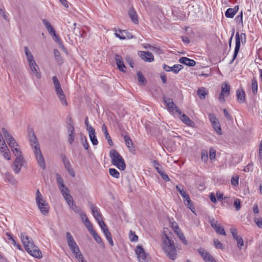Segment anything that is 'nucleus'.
Wrapping results in <instances>:
<instances>
[{"label":"nucleus","mask_w":262,"mask_h":262,"mask_svg":"<svg viewBox=\"0 0 262 262\" xmlns=\"http://www.w3.org/2000/svg\"><path fill=\"white\" fill-rule=\"evenodd\" d=\"M20 239L24 246L27 251L32 256L40 259L42 257V253L39 248L34 245L32 239L28 236L26 233L20 234Z\"/></svg>","instance_id":"nucleus-1"},{"label":"nucleus","mask_w":262,"mask_h":262,"mask_svg":"<svg viewBox=\"0 0 262 262\" xmlns=\"http://www.w3.org/2000/svg\"><path fill=\"white\" fill-rule=\"evenodd\" d=\"M30 141L35 159L38 165L41 168L45 170L46 168L45 159L41 153L39 143L34 133L30 136Z\"/></svg>","instance_id":"nucleus-2"},{"label":"nucleus","mask_w":262,"mask_h":262,"mask_svg":"<svg viewBox=\"0 0 262 262\" xmlns=\"http://www.w3.org/2000/svg\"><path fill=\"white\" fill-rule=\"evenodd\" d=\"M163 249L166 256L170 259L172 260L176 259L177 256L176 246L174 241L167 235H165V238L163 240Z\"/></svg>","instance_id":"nucleus-3"},{"label":"nucleus","mask_w":262,"mask_h":262,"mask_svg":"<svg viewBox=\"0 0 262 262\" xmlns=\"http://www.w3.org/2000/svg\"><path fill=\"white\" fill-rule=\"evenodd\" d=\"M110 156L114 165L121 170H124L125 169L126 165L124 159L116 150L111 149L110 151Z\"/></svg>","instance_id":"nucleus-4"},{"label":"nucleus","mask_w":262,"mask_h":262,"mask_svg":"<svg viewBox=\"0 0 262 262\" xmlns=\"http://www.w3.org/2000/svg\"><path fill=\"white\" fill-rule=\"evenodd\" d=\"M35 200L36 204L41 213L45 215H47L49 212V207L47 203L43 199L39 189H37L36 191Z\"/></svg>","instance_id":"nucleus-5"},{"label":"nucleus","mask_w":262,"mask_h":262,"mask_svg":"<svg viewBox=\"0 0 262 262\" xmlns=\"http://www.w3.org/2000/svg\"><path fill=\"white\" fill-rule=\"evenodd\" d=\"M56 178L58 186V188L62 194V196L64 198L70 195V191L68 189V188L64 185L63 180L61 176L57 173L56 175Z\"/></svg>","instance_id":"nucleus-6"},{"label":"nucleus","mask_w":262,"mask_h":262,"mask_svg":"<svg viewBox=\"0 0 262 262\" xmlns=\"http://www.w3.org/2000/svg\"><path fill=\"white\" fill-rule=\"evenodd\" d=\"M136 253L139 262H149V255L146 253L141 246H138L136 249Z\"/></svg>","instance_id":"nucleus-7"},{"label":"nucleus","mask_w":262,"mask_h":262,"mask_svg":"<svg viewBox=\"0 0 262 262\" xmlns=\"http://www.w3.org/2000/svg\"><path fill=\"white\" fill-rule=\"evenodd\" d=\"M230 86L227 82H224L222 85L221 92L219 95V100L224 103L225 101V97H228L230 95Z\"/></svg>","instance_id":"nucleus-8"},{"label":"nucleus","mask_w":262,"mask_h":262,"mask_svg":"<svg viewBox=\"0 0 262 262\" xmlns=\"http://www.w3.org/2000/svg\"><path fill=\"white\" fill-rule=\"evenodd\" d=\"M2 130L4 136L10 148H14V146H18V144L16 143L14 138L11 134H10L6 128L3 127L2 128Z\"/></svg>","instance_id":"nucleus-9"},{"label":"nucleus","mask_w":262,"mask_h":262,"mask_svg":"<svg viewBox=\"0 0 262 262\" xmlns=\"http://www.w3.org/2000/svg\"><path fill=\"white\" fill-rule=\"evenodd\" d=\"M24 162L25 160L23 156L16 157L12 164V168L15 173H18L20 172Z\"/></svg>","instance_id":"nucleus-10"},{"label":"nucleus","mask_w":262,"mask_h":262,"mask_svg":"<svg viewBox=\"0 0 262 262\" xmlns=\"http://www.w3.org/2000/svg\"><path fill=\"white\" fill-rule=\"evenodd\" d=\"M169 111L172 113H177L179 115H181L182 112L175 105L173 101L171 99H166L164 100Z\"/></svg>","instance_id":"nucleus-11"},{"label":"nucleus","mask_w":262,"mask_h":262,"mask_svg":"<svg viewBox=\"0 0 262 262\" xmlns=\"http://www.w3.org/2000/svg\"><path fill=\"white\" fill-rule=\"evenodd\" d=\"M209 223L211 227L214 228L217 233L223 235H226V232L224 228L219 224L216 220L214 219H210Z\"/></svg>","instance_id":"nucleus-12"},{"label":"nucleus","mask_w":262,"mask_h":262,"mask_svg":"<svg viewBox=\"0 0 262 262\" xmlns=\"http://www.w3.org/2000/svg\"><path fill=\"white\" fill-rule=\"evenodd\" d=\"M198 252L205 262H216L213 256L206 250L200 248L198 250Z\"/></svg>","instance_id":"nucleus-13"},{"label":"nucleus","mask_w":262,"mask_h":262,"mask_svg":"<svg viewBox=\"0 0 262 262\" xmlns=\"http://www.w3.org/2000/svg\"><path fill=\"white\" fill-rule=\"evenodd\" d=\"M29 66L31 73L35 75L37 78L40 79L41 78V74L39 72V68L36 61L29 63Z\"/></svg>","instance_id":"nucleus-14"},{"label":"nucleus","mask_w":262,"mask_h":262,"mask_svg":"<svg viewBox=\"0 0 262 262\" xmlns=\"http://www.w3.org/2000/svg\"><path fill=\"white\" fill-rule=\"evenodd\" d=\"M139 55L142 59L146 62H151L154 60V57L152 54L148 51H140Z\"/></svg>","instance_id":"nucleus-15"},{"label":"nucleus","mask_w":262,"mask_h":262,"mask_svg":"<svg viewBox=\"0 0 262 262\" xmlns=\"http://www.w3.org/2000/svg\"><path fill=\"white\" fill-rule=\"evenodd\" d=\"M62 161L63 162L65 168L67 170L69 173L72 177H74L75 176V171L73 168L72 167L70 161L67 159L66 156H64L62 157Z\"/></svg>","instance_id":"nucleus-16"},{"label":"nucleus","mask_w":262,"mask_h":262,"mask_svg":"<svg viewBox=\"0 0 262 262\" xmlns=\"http://www.w3.org/2000/svg\"><path fill=\"white\" fill-rule=\"evenodd\" d=\"M241 40L239 38V33L238 32L236 33L235 34V47L234 49V52L233 56L232 61L234 60L238 54L241 46Z\"/></svg>","instance_id":"nucleus-17"},{"label":"nucleus","mask_w":262,"mask_h":262,"mask_svg":"<svg viewBox=\"0 0 262 262\" xmlns=\"http://www.w3.org/2000/svg\"><path fill=\"white\" fill-rule=\"evenodd\" d=\"M115 60L116 62V64L118 67V68L119 70L122 72L125 73L126 72V67L125 66L123 59L122 57L120 55H116L115 56Z\"/></svg>","instance_id":"nucleus-18"},{"label":"nucleus","mask_w":262,"mask_h":262,"mask_svg":"<svg viewBox=\"0 0 262 262\" xmlns=\"http://www.w3.org/2000/svg\"><path fill=\"white\" fill-rule=\"evenodd\" d=\"M0 151L6 159L7 160L11 159L10 152L5 142H3V145L0 146Z\"/></svg>","instance_id":"nucleus-19"},{"label":"nucleus","mask_w":262,"mask_h":262,"mask_svg":"<svg viewBox=\"0 0 262 262\" xmlns=\"http://www.w3.org/2000/svg\"><path fill=\"white\" fill-rule=\"evenodd\" d=\"M89 137L90 138V140H91L92 144L94 145H97L98 143V141L96 138L95 129L94 128H91V127H89Z\"/></svg>","instance_id":"nucleus-20"},{"label":"nucleus","mask_w":262,"mask_h":262,"mask_svg":"<svg viewBox=\"0 0 262 262\" xmlns=\"http://www.w3.org/2000/svg\"><path fill=\"white\" fill-rule=\"evenodd\" d=\"M42 21L43 24V25L45 26L47 30H48V32L52 35V36H56V32L52 27V26L51 25L50 22L47 20L46 19H43L42 20Z\"/></svg>","instance_id":"nucleus-21"},{"label":"nucleus","mask_w":262,"mask_h":262,"mask_svg":"<svg viewBox=\"0 0 262 262\" xmlns=\"http://www.w3.org/2000/svg\"><path fill=\"white\" fill-rule=\"evenodd\" d=\"M42 21L43 24V25L45 26L47 30H48V32L52 35V36H56V32L52 27V26L51 25L50 22L47 20L46 19H43L42 20Z\"/></svg>","instance_id":"nucleus-22"},{"label":"nucleus","mask_w":262,"mask_h":262,"mask_svg":"<svg viewBox=\"0 0 262 262\" xmlns=\"http://www.w3.org/2000/svg\"><path fill=\"white\" fill-rule=\"evenodd\" d=\"M91 209L92 213L97 222L102 220L100 213L97 207L92 205Z\"/></svg>","instance_id":"nucleus-23"},{"label":"nucleus","mask_w":262,"mask_h":262,"mask_svg":"<svg viewBox=\"0 0 262 262\" xmlns=\"http://www.w3.org/2000/svg\"><path fill=\"white\" fill-rule=\"evenodd\" d=\"M180 63L188 66L189 67H193L195 65V61L193 60L187 58L186 57H182L179 59Z\"/></svg>","instance_id":"nucleus-24"},{"label":"nucleus","mask_w":262,"mask_h":262,"mask_svg":"<svg viewBox=\"0 0 262 262\" xmlns=\"http://www.w3.org/2000/svg\"><path fill=\"white\" fill-rule=\"evenodd\" d=\"M238 10V6H235L233 8H228L225 12V16L228 18H233Z\"/></svg>","instance_id":"nucleus-25"},{"label":"nucleus","mask_w":262,"mask_h":262,"mask_svg":"<svg viewBox=\"0 0 262 262\" xmlns=\"http://www.w3.org/2000/svg\"><path fill=\"white\" fill-rule=\"evenodd\" d=\"M126 146L130 151L135 150L134 147L130 138L127 135L123 136Z\"/></svg>","instance_id":"nucleus-26"},{"label":"nucleus","mask_w":262,"mask_h":262,"mask_svg":"<svg viewBox=\"0 0 262 262\" xmlns=\"http://www.w3.org/2000/svg\"><path fill=\"white\" fill-rule=\"evenodd\" d=\"M102 131L103 132L105 139L107 140L108 144L112 146L113 144V142L111 139V136H110L108 132L106 126L104 124L102 126Z\"/></svg>","instance_id":"nucleus-27"},{"label":"nucleus","mask_w":262,"mask_h":262,"mask_svg":"<svg viewBox=\"0 0 262 262\" xmlns=\"http://www.w3.org/2000/svg\"><path fill=\"white\" fill-rule=\"evenodd\" d=\"M179 115L180 118L181 119L182 121L185 124L189 126H192V125L194 124L193 122L191 120H190V118L185 114H183L182 113L181 115Z\"/></svg>","instance_id":"nucleus-28"},{"label":"nucleus","mask_w":262,"mask_h":262,"mask_svg":"<svg viewBox=\"0 0 262 262\" xmlns=\"http://www.w3.org/2000/svg\"><path fill=\"white\" fill-rule=\"evenodd\" d=\"M24 50H25V55L26 56L27 59L28 63H30L35 61L34 59V57H33V56L32 53L29 50V49L27 47H24Z\"/></svg>","instance_id":"nucleus-29"},{"label":"nucleus","mask_w":262,"mask_h":262,"mask_svg":"<svg viewBox=\"0 0 262 262\" xmlns=\"http://www.w3.org/2000/svg\"><path fill=\"white\" fill-rule=\"evenodd\" d=\"M114 30L115 31V36L119 38L120 39H125L126 38V36L124 35L125 34H127V32L125 30H117L116 29H114Z\"/></svg>","instance_id":"nucleus-30"},{"label":"nucleus","mask_w":262,"mask_h":262,"mask_svg":"<svg viewBox=\"0 0 262 262\" xmlns=\"http://www.w3.org/2000/svg\"><path fill=\"white\" fill-rule=\"evenodd\" d=\"M128 14L132 19V20L136 24L138 23V16L136 12L134 9H131L128 12Z\"/></svg>","instance_id":"nucleus-31"},{"label":"nucleus","mask_w":262,"mask_h":262,"mask_svg":"<svg viewBox=\"0 0 262 262\" xmlns=\"http://www.w3.org/2000/svg\"><path fill=\"white\" fill-rule=\"evenodd\" d=\"M236 97L239 103H243L245 101V94L244 91L242 90H237L236 91Z\"/></svg>","instance_id":"nucleus-32"},{"label":"nucleus","mask_w":262,"mask_h":262,"mask_svg":"<svg viewBox=\"0 0 262 262\" xmlns=\"http://www.w3.org/2000/svg\"><path fill=\"white\" fill-rule=\"evenodd\" d=\"M175 233L177 234L180 239L184 245H188L187 241L186 239L184 234L182 233L180 229L177 231H176Z\"/></svg>","instance_id":"nucleus-33"},{"label":"nucleus","mask_w":262,"mask_h":262,"mask_svg":"<svg viewBox=\"0 0 262 262\" xmlns=\"http://www.w3.org/2000/svg\"><path fill=\"white\" fill-rule=\"evenodd\" d=\"M5 179L11 184L15 185L16 183V181L14 179V177L9 172L6 173Z\"/></svg>","instance_id":"nucleus-34"},{"label":"nucleus","mask_w":262,"mask_h":262,"mask_svg":"<svg viewBox=\"0 0 262 262\" xmlns=\"http://www.w3.org/2000/svg\"><path fill=\"white\" fill-rule=\"evenodd\" d=\"M211 124L213 129L219 135H221L222 134L220 123L219 120L215 122L214 123H211Z\"/></svg>","instance_id":"nucleus-35"},{"label":"nucleus","mask_w":262,"mask_h":262,"mask_svg":"<svg viewBox=\"0 0 262 262\" xmlns=\"http://www.w3.org/2000/svg\"><path fill=\"white\" fill-rule=\"evenodd\" d=\"M197 94L201 99H204L207 94L206 89L204 88L199 89L197 91Z\"/></svg>","instance_id":"nucleus-36"},{"label":"nucleus","mask_w":262,"mask_h":262,"mask_svg":"<svg viewBox=\"0 0 262 262\" xmlns=\"http://www.w3.org/2000/svg\"><path fill=\"white\" fill-rule=\"evenodd\" d=\"M11 148V150H12L13 154L14 155V156L16 157L23 156L22 153H21V151L20 150L19 148H18V145L14 146V148Z\"/></svg>","instance_id":"nucleus-37"},{"label":"nucleus","mask_w":262,"mask_h":262,"mask_svg":"<svg viewBox=\"0 0 262 262\" xmlns=\"http://www.w3.org/2000/svg\"><path fill=\"white\" fill-rule=\"evenodd\" d=\"M57 97H58L60 103H61V104L63 106H68V103L67 101L66 97L64 94L61 95L57 96Z\"/></svg>","instance_id":"nucleus-38"},{"label":"nucleus","mask_w":262,"mask_h":262,"mask_svg":"<svg viewBox=\"0 0 262 262\" xmlns=\"http://www.w3.org/2000/svg\"><path fill=\"white\" fill-rule=\"evenodd\" d=\"M90 233L93 236V237L94 238V239L96 242H97L99 244H101L102 243L101 237L95 230L92 231Z\"/></svg>","instance_id":"nucleus-39"},{"label":"nucleus","mask_w":262,"mask_h":262,"mask_svg":"<svg viewBox=\"0 0 262 262\" xmlns=\"http://www.w3.org/2000/svg\"><path fill=\"white\" fill-rule=\"evenodd\" d=\"M54 56L55 57L56 60L58 61L59 64H61L62 63V57L60 56L59 52L57 50H54Z\"/></svg>","instance_id":"nucleus-40"},{"label":"nucleus","mask_w":262,"mask_h":262,"mask_svg":"<svg viewBox=\"0 0 262 262\" xmlns=\"http://www.w3.org/2000/svg\"><path fill=\"white\" fill-rule=\"evenodd\" d=\"M109 173L111 176L115 178L118 179L119 178V172L115 168H110L109 169Z\"/></svg>","instance_id":"nucleus-41"},{"label":"nucleus","mask_w":262,"mask_h":262,"mask_svg":"<svg viewBox=\"0 0 262 262\" xmlns=\"http://www.w3.org/2000/svg\"><path fill=\"white\" fill-rule=\"evenodd\" d=\"M176 188L177 190L180 193V194H181L183 198H185L186 196V195L188 194L186 191L184 190L183 187L181 188V187L177 185L176 186Z\"/></svg>","instance_id":"nucleus-42"},{"label":"nucleus","mask_w":262,"mask_h":262,"mask_svg":"<svg viewBox=\"0 0 262 262\" xmlns=\"http://www.w3.org/2000/svg\"><path fill=\"white\" fill-rule=\"evenodd\" d=\"M257 82L256 79H253L252 81V92L254 94H255L257 92Z\"/></svg>","instance_id":"nucleus-43"},{"label":"nucleus","mask_w":262,"mask_h":262,"mask_svg":"<svg viewBox=\"0 0 262 262\" xmlns=\"http://www.w3.org/2000/svg\"><path fill=\"white\" fill-rule=\"evenodd\" d=\"M137 77H138V79L139 82L140 83V84H141V85L144 84L145 78L141 72H138Z\"/></svg>","instance_id":"nucleus-44"},{"label":"nucleus","mask_w":262,"mask_h":262,"mask_svg":"<svg viewBox=\"0 0 262 262\" xmlns=\"http://www.w3.org/2000/svg\"><path fill=\"white\" fill-rule=\"evenodd\" d=\"M65 201H66L67 203L70 207L71 204H73L75 202L73 201V197L71 194L68 195L67 196H66L63 198Z\"/></svg>","instance_id":"nucleus-45"},{"label":"nucleus","mask_w":262,"mask_h":262,"mask_svg":"<svg viewBox=\"0 0 262 262\" xmlns=\"http://www.w3.org/2000/svg\"><path fill=\"white\" fill-rule=\"evenodd\" d=\"M52 80H53L55 90L61 88L59 81L56 76L53 77Z\"/></svg>","instance_id":"nucleus-46"},{"label":"nucleus","mask_w":262,"mask_h":262,"mask_svg":"<svg viewBox=\"0 0 262 262\" xmlns=\"http://www.w3.org/2000/svg\"><path fill=\"white\" fill-rule=\"evenodd\" d=\"M83 223H84V225L85 226V227H86V228L88 229V230L90 231V233L92 231L94 230L93 229V225L91 224V223L90 222V221H89V220L86 221Z\"/></svg>","instance_id":"nucleus-47"},{"label":"nucleus","mask_w":262,"mask_h":262,"mask_svg":"<svg viewBox=\"0 0 262 262\" xmlns=\"http://www.w3.org/2000/svg\"><path fill=\"white\" fill-rule=\"evenodd\" d=\"M183 68V66L181 64H174L172 67L173 72L177 74Z\"/></svg>","instance_id":"nucleus-48"},{"label":"nucleus","mask_w":262,"mask_h":262,"mask_svg":"<svg viewBox=\"0 0 262 262\" xmlns=\"http://www.w3.org/2000/svg\"><path fill=\"white\" fill-rule=\"evenodd\" d=\"M69 207L77 214H78L81 211L79 208L77 207L75 203L73 204H71Z\"/></svg>","instance_id":"nucleus-49"},{"label":"nucleus","mask_w":262,"mask_h":262,"mask_svg":"<svg viewBox=\"0 0 262 262\" xmlns=\"http://www.w3.org/2000/svg\"><path fill=\"white\" fill-rule=\"evenodd\" d=\"M208 156L207 151L206 150L202 151L201 153V160L205 162L208 160Z\"/></svg>","instance_id":"nucleus-50"},{"label":"nucleus","mask_w":262,"mask_h":262,"mask_svg":"<svg viewBox=\"0 0 262 262\" xmlns=\"http://www.w3.org/2000/svg\"><path fill=\"white\" fill-rule=\"evenodd\" d=\"M78 214L80 216L81 220L83 223L89 220L86 214L84 213L82 210L78 213Z\"/></svg>","instance_id":"nucleus-51"},{"label":"nucleus","mask_w":262,"mask_h":262,"mask_svg":"<svg viewBox=\"0 0 262 262\" xmlns=\"http://www.w3.org/2000/svg\"><path fill=\"white\" fill-rule=\"evenodd\" d=\"M216 156V151L213 148H210L209 150V158L210 160H214Z\"/></svg>","instance_id":"nucleus-52"},{"label":"nucleus","mask_w":262,"mask_h":262,"mask_svg":"<svg viewBox=\"0 0 262 262\" xmlns=\"http://www.w3.org/2000/svg\"><path fill=\"white\" fill-rule=\"evenodd\" d=\"M81 140L84 148L85 149H88L89 148V145L86 138L85 137H81Z\"/></svg>","instance_id":"nucleus-53"},{"label":"nucleus","mask_w":262,"mask_h":262,"mask_svg":"<svg viewBox=\"0 0 262 262\" xmlns=\"http://www.w3.org/2000/svg\"><path fill=\"white\" fill-rule=\"evenodd\" d=\"M237 241V246L239 249H242V247L244 246L243 239L241 237H238L235 239Z\"/></svg>","instance_id":"nucleus-54"},{"label":"nucleus","mask_w":262,"mask_h":262,"mask_svg":"<svg viewBox=\"0 0 262 262\" xmlns=\"http://www.w3.org/2000/svg\"><path fill=\"white\" fill-rule=\"evenodd\" d=\"M234 205L236 208V210L238 211L241 209V201L238 199H236L234 202Z\"/></svg>","instance_id":"nucleus-55"},{"label":"nucleus","mask_w":262,"mask_h":262,"mask_svg":"<svg viewBox=\"0 0 262 262\" xmlns=\"http://www.w3.org/2000/svg\"><path fill=\"white\" fill-rule=\"evenodd\" d=\"M129 238L132 242H136L138 241V237L137 236L135 233L132 231H130L129 234Z\"/></svg>","instance_id":"nucleus-56"},{"label":"nucleus","mask_w":262,"mask_h":262,"mask_svg":"<svg viewBox=\"0 0 262 262\" xmlns=\"http://www.w3.org/2000/svg\"><path fill=\"white\" fill-rule=\"evenodd\" d=\"M254 222L257 226L260 228H262V219L261 217H257L254 219Z\"/></svg>","instance_id":"nucleus-57"},{"label":"nucleus","mask_w":262,"mask_h":262,"mask_svg":"<svg viewBox=\"0 0 262 262\" xmlns=\"http://www.w3.org/2000/svg\"><path fill=\"white\" fill-rule=\"evenodd\" d=\"M68 132L69 135H75L74 127L72 124H69L68 127Z\"/></svg>","instance_id":"nucleus-58"},{"label":"nucleus","mask_w":262,"mask_h":262,"mask_svg":"<svg viewBox=\"0 0 262 262\" xmlns=\"http://www.w3.org/2000/svg\"><path fill=\"white\" fill-rule=\"evenodd\" d=\"M104 235H105V237L106 238L107 240L108 241L110 245L113 246L114 243H113V241L112 239L111 233L110 232L107 233V234H105Z\"/></svg>","instance_id":"nucleus-59"},{"label":"nucleus","mask_w":262,"mask_h":262,"mask_svg":"<svg viewBox=\"0 0 262 262\" xmlns=\"http://www.w3.org/2000/svg\"><path fill=\"white\" fill-rule=\"evenodd\" d=\"M231 233H232V236L234 239H236L239 236L237 235V230L234 228H232L230 229Z\"/></svg>","instance_id":"nucleus-60"},{"label":"nucleus","mask_w":262,"mask_h":262,"mask_svg":"<svg viewBox=\"0 0 262 262\" xmlns=\"http://www.w3.org/2000/svg\"><path fill=\"white\" fill-rule=\"evenodd\" d=\"M214 245L217 249L223 248L222 244L218 239L214 240Z\"/></svg>","instance_id":"nucleus-61"},{"label":"nucleus","mask_w":262,"mask_h":262,"mask_svg":"<svg viewBox=\"0 0 262 262\" xmlns=\"http://www.w3.org/2000/svg\"><path fill=\"white\" fill-rule=\"evenodd\" d=\"M231 183L233 186H237L238 184V178L237 177H232L231 180Z\"/></svg>","instance_id":"nucleus-62"},{"label":"nucleus","mask_w":262,"mask_h":262,"mask_svg":"<svg viewBox=\"0 0 262 262\" xmlns=\"http://www.w3.org/2000/svg\"><path fill=\"white\" fill-rule=\"evenodd\" d=\"M98 223L99 226L100 227L102 231L104 230H105V229L107 228L105 224L104 223V222L102 220H101L100 221L98 222Z\"/></svg>","instance_id":"nucleus-63"},{"label":"nucleus","mask_w":262,"mask_h":262,"mask_svg":"<svg viewBox=\"0 0 262 262\" xmlns=\"http://www.w3.org/2000/svg\"><path fill=\"white\" fill-rule=\"evenodd\" d=\"M98 223L99 226L100 227L102 231L104 230H105V229L107 228L105 224L104 223V222L102 220H101L100 221L98 222Z\"/></svg>","instance_id":"nucleus-64"}]
</instances>
